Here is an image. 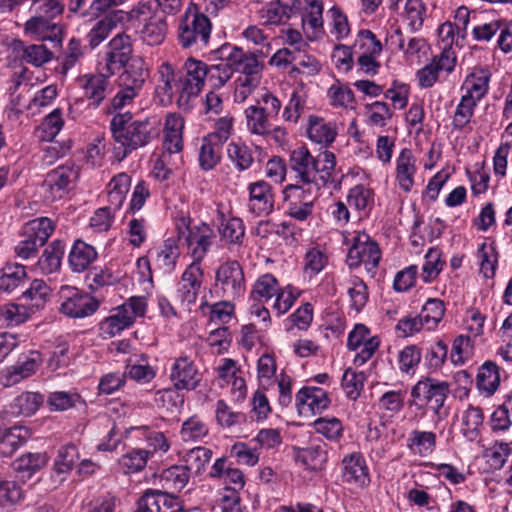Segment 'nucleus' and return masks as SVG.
Listing matches in <instances>:
<instances>
[{
	"mask_svg": "<svg viewBox=\"0 0 512 512\" xmlns=\"http://www.w3.org/2000/svg\"><path fill=\"white\" fill-rule=\"evenodd\" d=\"M290 168L300 186L319 191L321 186L332 181L336 167L334 153L325 150L313 156L306 147H298L290 153Z\"/></svg>",
	"mask_w": 512,
	"mask_h": 512,
	"instance_id": "nucleus-1",
	"label": "nucleus"
},
{
	"mask_svg": "<svg viewBox=\"0 0 512 512\" xmlns=\"http://www.w3.org/2000/svg\"><path fill=\"white\" fill-rule=\"evenodd\" d=\"M130 112L116 113L110 121L112 137L119 150L116 154L119 160L124 159L131 151L144 147L158 135L157 121L149 118L133 121Z\"/></svg>",
	"mask_w": 512,
	"mask_h": 512,
	"instance_id": "nucleus-2",
	"label": "nucleus"
},
{
	"mask_svg": "<svg viewBox=\"0 0 512 512\" xmlns=\"http://www.w3.org/2000/svg\"><path fill=\"white\" fill-rule=\"evenodd\" d=\"M157 6V3L152 2V5H137L131 11L126 12L123 10H114L104 14L98 19L95 26L90 32H110L112 30H141L145 32V22L154 18V22L161 24L159 16L153 14L152 9Z\"/></svg>",
	"mask_w": 512,
	"mask_h": 512,
	"instance_id": "nucleus-3",
	"label": "nucleus"
},
{
	"mask_svg": "<svg viewBox=\"0 0 512 512\" xmlns=\"http://www.w3.org/2000/svg\"><path fill=\"white\" fill-rule=\"evenodd\" d=\"M147 310V300L143 296L130 297L123 304L113 308L109 316L99 323L100 336L110 339L131 327L135 320L143 317Z\"/></svg>",
	"mask_w": 512,
	"mask_h": 512,
	"instance_id": "nucleus-4",
	"label": "nucleus"
},
{
	"mask_svg": "<svg viewBox=\"0 0 512 512\" xmlns=\"http://www.w3.org/2000/svg\"><path fill=\"white\" fill-rule=\"evenodd\" d=\"M449 394V385L431 377H423L418 380L411 389L410 406H416L420 410V418L426 416L427 408L441 419V409Z\"/></svg>",
	"mask_w": 512,
	"mask_h": 512,
	"instance_id": "nucleus-5",
	"label": "nucleus"
},
{
	"mask_svg": "<svg viewBox=\"0 0 512 512\" xmlns=\"http://www.w3.org/2000/svg\"><path fill=\"white\" fill-rule=\"evenodd\" d=\"M178 241L187 247V253L193 262L201 265L213 244L215 234L206 223L191 224L188 218L182 217L176 222Z\"/></svg>",
	"mask_w": 512,
	"mask_h": 512,
	"instance_id": "nucleus-6",
	"label": "nucleus"
},
{
	"mask_svg": "<svg viewBox=\"0 0 512 512\" xmlns=\"http://www.w3.org/2000/svg\"><path fill=\"white\" fill-rule=\"evenodd\" d=\"M453 35L447 34L443 38L446 44L440 54L435 55L429 63L416 71L415 77L419 88H431L440 80L441 74L448 76L455 70L457 55L451 45Z\"/></svg>",
	"mask_w": 512,
	"mask_h": 512,
	"instance_id": "nucleus-7",
	"label": "nucleus"
},
{
	"mask_svg": "<svg viewBox=\"0 0 512 512\" xmlns=\"http://www.w3.org/2000/svg\"><path fill=\"white\" fill-rule=\"evenodd\" d=\"M347 242L350 243L346 259L348 266L357 268L364 265L366 271L374 275L381 259L378 244L365 232H354Z\"/></svg>",
	"mask_w": 512,
	"mask_h": 512,
	"instance_id": "nucleus-8",
	"label": "nucleus"
},
{
	"mask_svg": "<svg viewBox=\"0 0 512 512\" xmlns=\"http://www.w3.org/2000/svg\"><path fill=\"white\" fill-rule=\"evenodd\" d=\"M214 289L223 298L235 300L244 295L246 280L237 260L228 259L215 269Z\"/></svg>",
	"mask_w": 512,
	"mask_h": 512,
	"instance_id": "nucleus-9",
	"label": "nucleus"
},
{
	"mask_svg": "<svg viewBox=\"0 0 512 512\" xmlns=\"http://www.w3.org/2000/svg\"><path fill=\"white\" fill-rule=\"evenodd\" d=\"M60 313L82 319L93 315L99 308V301L89 293L74 286L64 285L59 290Z\"/></svg>",
	"mask_w": 512,
	"mask_h": 512,
	"instance_id": "nucleus-10",
	"label": "nucleus"
},
{
	"mask_svg": "<svg viewBox=\"0 0 512 512\" xmlns=\"http://www.w3.org/2000/svg\"><path fill=\"white\" fill-rule=\"evenodd\" d=\"M64 5L63 0H34L31 11L34 15L25 23V32H45L48 30L63 32L54 19L61 15Z\"/></svg>",
	"mask_w": 512,
	"mask_h": 512,
	"instance_id": "nucleus-11",
	"label": "nucleus"
},
{
	"mask_svg": "<svg viewBox=\"0 0 512 512\" xmlns=\"http://www.w3.org/2000/svg\"><path fill=\"white\" fill-rule=\"evenodd\" d=\"M78 177L79 169L74 164H64L52 169L42 183L44 198L51 202L62 199L73 188Z\"/></svg>",
	"mask_w": 512,
	"mask_h": 512,
	"instance_id": "nucleus-12",
	"label": "nucleus"
},
{
	"mask_svg": "<svg viewBox=\"0 0 512 512\" xmlns=\"http://www.w3.org/2000/svg\"><path fill=\"white\" fill-rule=\"evenodd\" d=\"M218 58L228 61L233 66L237 77H246L256 80H262L264 68L263 62L253 54H245L241 49L230 44H224L215 50Z\"/></svg>",
	"mask_w": 512,
	"mask_h": 512,
	"instance_id": "nucleus-13",
	"label": "nucleus"
},
{
	"mask_svg": "<svg viewBox=\"0 0 512 512\" xmlns=\"http://www.w3.org/2000/svg\"><path fill=\"white\" fill-rule=\"evenodd\" d=\"M317 192L313 188L289 184L283 190L286 213L298 221H305L314 209Z\"/></svg>",
	"mask_w": 512,
	"mask_h": 512,
	"instance_id": "nucleus-14",
	"label": "nucleus"
},
{
	"mask_svg": "<svg viewBox=\"0 0 512 512\" xmlns=\"http://www.w3.org/2000/svg\"><path fill=\"white\" fill-rule=\"evenodd\" d=\"M380 338L372 335L371 330L364 324H356L349 332L347 348L355 352L353 363L362 366L368 362L380 347Z\"/></svg>",
	"mask_w": 512,
	"mask_h": 512,
	"instance_id": "nucleus-15",
	"label": "nucleus"
},
{
	"mask_svg": "<svg viewBox=\"0 0 512 512\" xmlns=\"http://www.w3.org/2000/svg\"><path fill=\"white\" fill-rule=\"evenodd\" d=\"M203 278V269L197 262H192L184 270L176 289V300L183 309L190 310L195 305Z\"/></svg>",
	"mask_w": 512,
	"mask_h": 512,
	"instance_id": "nucleus-16",
	"label": "nucleus"
},
{
	"mask_svg": "<svg viewBox=\"0 0 512 512\" xmlns=\"http://www.w3.org/2000/svg\"><path fill=\"white\" fill-rule=\"evenodd\" d=\"M169 379L175 389L191 391L199 386L202 376L194 361L181 355L173 359Z\"/></svg>",
	"mask_w": 512,
	"mask_h": 512,
	"instance_id": "nucleus-17",
	"label": "nucleus"
},
{
	"mask_svg": "<svg viewBox=\"0 0 512 512\" xmlns=\"http://www.w3.org/2000/svg\"><path fill=\"white\" fill-rule=\"evenodd\" d=\"M42 362V356L38 351L22 354L14 365L1 372L0 383L5 387L13 386L35 374Z\"/></svg>",
	"mask_w": 512,
	"mask_h": 512,
	"instance_id": "nucleus-18",
	"label": "nucleus"
},
{
	"mask_svg": "<svg viewBox=\"0 0 512 512\" xmlns=\"http://www.w3.org/2000/svg\"><path fill=\"white\" fill-rule=\"evenodd\" d=\"M247 209L254 216H267L274 210L275 193L273 187L264 180L251 182L247 186Z\"/></svg>",
	"mask_w": 512,
	"mask_h": 512,
	"instance_id": "nucleus-19",
	"label": "nucleus"
},
{
	"mask_svg": "<svg viewBox=\"0 0 512 512\" xmlns=\"http://www.w3.org/2000/svg\"><path fill=\"white\" fill-rule=\"evenodd\" d=\"M341 477L343 482L357 488L369 486L370 472L367 462L360 452H352L343 457L341 461Z\"/></svg>",
	"mask_w": 512,
	"mask_h": 512,
	"instance_id": "nucleus-20",
	"label": "nucleus"
},
{
	"mask_svg": "<svg viewBox=\"0 0 512 512\" xmlns=\"http://www.w3.org/2000/svg\"><path fill=\"white\" fill-rule=\"evenodd\" d=\"M330 403L327 391L317 386L301 388L295 398L296 408L302 416L320 414L329 407Z\"/></svg>",
	"mask_w": 512,
	"mask_h": 512,
	"instance_id": "nucleus-21",
	"label": "nucleus"
},
{
	"mask_svg": "<svg viewBox=\"0 0 512 512\" xmlns=\"http://www.w3.org/2000/svg\"><path fill=\"white\" fill-rule=\"evenodd\" d=\"M132 43L128 34H116L108 43V52L106 54L105 71L109 75H113L116 70L120 69L125 62L133 56Z\"/></svg>",
	"mask_w": 512,
	"mask_h": 512,
	"instance_id": "nucleus-22",
	"label": "nucleus"
},
{
	"mask_svg": "<svg viewBox=\"0 0 512 512\" xmlns=\"http://www.w3.org/2000/svg\"><path fill=\"white\" fill-rule=\"evenodd\" d=\"M185 71L181 81V98L197 96L207 78L208 66L202 61L189 58L185 63Z\"/></svg>",
	"mask_w": 512,
	"mask_h": 512,
	"instance_id": "nucleus-23",
	"label": "nucleus"
},
{
	"mask_svg": "<svg viewBox=\"0 0 512 512\" xmlns=\"http://www.w3.org/2000/svg\"><path fill=\"white\" fill-rule=\"evenodd\" d=\"M417 159L409 148H403L395 159V180L399 188L408 193L415 184Z\"/></svg>",
	"mask_w": 512,
	"mask_h": 512,
	"instance_id": "nucleus-24",
	"label": "nucleus"
},
{
	"mask_svg": "<svg viewBox=\"0 0 512 512\" xmlns=\"http://www.w3.org/2000/svg\"><path fill=\"white\" fill-rule=\"evenodd\" d=\"M185 120L179 113H168L163 122L162 148L182 152L184 147Z\"/></svg>",
	"mask_w": 512,
	"mask_h": 512,
	"instance_id": "nucleus-25",
	"label": "nucleus"
},
{
	"mask_svg": "<svg viewBox=\"0 0 512 512\" xmlns=\"http://www.w3.org/2000/svg\"><path fill=\"white\" fill-rule=\"evenodd\" d=\"M110 75L85 74L77 79L79 87L83 90V96L93 107H98L105 99L108 89Z\"/></svg>",
	"mask_w": 512,
	"mask_h": 512,
	"instance_id": "nucleus-26",
	"label": "nucleus"
},
{
	"mask_svg": "<svg viewBox=\"0 0 512 512\" xmlns=\"http://www.w3.org/2000/svg\"><path fill=\"white\" fill-rule=\"evenodd\" d=\"M135 512H183L176 499L157 490H148L139 499Z\"/></svg>",
	"mask_w": 512,
	"mask_h": 512,
	"instance_id": "nucleus-27",
	"label": "nucleus"
},
{
	"mask_svg": "<svg viewBox=\"0 0 512 512\" xmlns=\"http://www.w3.org/2000/svg\"><path fill=\"white\" fill-rule=\"evenodd\" d=\"M475 257L478 263V272L485 280H492L496 275L499 262V252L496 242L485 239L477 247Z\"/></svg>",
	"mask_w": 512,
	"mask_h": 512,
	"instance_id": "nucleus-28",
	"label": "nucleus"
},
{
	"mask_svg": "<svg viewBox=\"0 0 512 512\" xmlns=\"http://www.w3.org/2000/svg\"><path fill=\"white\" fill-rule=\"evenodd\" d=\"M491 78V72L482 67H476L472 72L466 76L461 90L462 96L480 102L489 90V82Z\"/></svg>",
	"mask_w": 512,
	"mask_h": 512,
	"instance_id": "nucleus-29",
	"label": "nucleus"
},
{
	"mask_svg": "<svg viewBox=\"0 0 512 512\" xmlns=\"http://www.w3.org/2000/svg\"><path fill=\"white\" fill-rule=\"evenodd\" d=\"M121 67H123L124 70L119 76V86H130L140 91L149 76V68L144 59L140 56H133Z\"/></svg>",
	"mask_w": 512,
	"mask_h": 512,
	"instance_id": "nucleus-30",
	"label": "nucleus"
},
{
	"mask_svg": "<svg viewBox=\"0 0 512 512\" xmlns=\"http://www.w3.org/2000/svg\"><path fill=\"white\" fill-rule=\"evenodd\" d=\"M358 41L365 48V52L358 58V65L364 73L375 75L380 66L375 57L381 53L382 44L375 34H359Z\"/></svg>",
	"mask_w": 512,
	"mask_h": 512,
	"instance_id": "nucleus-31",
	"label": "nucleus"
},
{
	"mask_svg": "<svg viewBox=\"0 0 512 512\" xmlns=\"http://www.w3.org/2000/svg\"><path fill=\"white\" fill-rule=\"evenodd\" d=\"M182 164V152L162 148V152L153 160L152 175L159 181H167Z\"/></svg>",
	"mask_w": 512,
	"mask_h": 512,
	"instance_id": "nucleus-32",
	"label": "nucleus"
},
{
	"mask_svg": "<svg viewBox=\"0 0 512 512\" xmlns=\"http://www.w3.org/2000/svg\"><path fill=\"white\" fill-rule=\"evenodd\" d=\"M96 258V249L92 245L77 239L70 249L68 264L73 272L81 273L85 271Z\"/></svg>",
	"mask_w": 512,
	"mask_h": 512,
	"instance_id": "nucleus-33",
	"label": "nucleus"
},
{
	"mask_svg": "<svg viewBox=\"0 0 512 512\" xmlns=\"http://www.w3.org/2000/svg\"><path fill=\"white\" fill-rule=\"evenodd\" d=\"M500 369L496 363L485 361L478 369L476 376V387L480 394L491 397L498 390L500 385Z\"/></svg>",
	"mask_w": 512,
	"mask_h": 512,
	"instance_id": "nucleus-34",
	"label": "nucleus"
},
{
	"mask_svg": "<svg viewBox=\"0 0 512 512\" xmlns=\"http://www.w3.org/2000/svg\"><path fill=\"white\" fill-rule=\"evenodd\" d=\"M437 436L432 431L413 429L406 440V446L411 454L428 457L436 449Z\"/></svg>",
	"mask_w": 512,
	"mask_h": 512,
	"instance_id": "nucleus-35",
	"label": "nucleus"
},
{
	"mask_svg": "<svg viewBox=\"0 0 512 512\" xmlns=\"http://www.w3.org/2000/svg\"><path fill=\"white\" fill-rule=\"evenodd\" d=\"M212 450L203 446L183 450L179 453L181 464L192 474L199 475L212 458Z\"/></svg>",
	"mask_w": 512,
	"mask_h": 512,
	"instance_id": "nucleus-36",
	"label": "nucleus"
},
{
	"mask_svg": "<svg viewBox=\"0 0 512 512\" xmlns=\"http://www.w3.org/2000/svg\"><path fill=\"white\" fill-rule=\"evenodd\" d=\"M63 255V242L60 240H54L44 249L35 265V270L44 275H49L59 271Z\"/></svg>",
	"mask_w": 512,
	"mask_h": 512,
	"instance_id": "nucleus-37",
	"label": "nucleus"
},
{
	"mask_svg": "<svg viewBox=\"0 0 512 512\" xmlns=\"http://www.w3.org/2000/svg\"><path fill=\"white\" fill-rule=\"evenodd\" d=\"M131 177L121 172L115 175L106 187L107 202L111 209L120 210L130 190Z\"/></svg>",
	"mask_w": 512,
	"mask_h": 512,
	"instance_id": "nucleus-38",
	"label": "nucleus"
},
{
	"mask_svg": "<svg viewBox=\"0 0 512 512\" xmlns=\"http://www.w3.org/2000/svg\"><path fill=\"white\" fill-rule=\"evenodd\" d=\"M307 134L312 142L329 146L335 141L337 127L334 122H326L322 118L311 116L309 118Z\"/></svg>",
	"mask_w": 512,
	"mask_h": 512,
	"instance_id": "nucleus-39",
	"label": "nucleus"
},
{
	"mask_svg": "<svg viewBox=\"0 0 512 512\" xmlns=\"http://www.w3.org/2000/svg\"><path fill=\"white\" fill-rule=\"evenodd\" d=\"M293 458L304 469L317 471L324 467L327 461V453L319 445L306 448H294Z\"/></svg>",
	"mask_w": 512,
	"mask_h": 512,
	"instance_id": "nucleus-40",
	"label": "nucleus"
},
{
	"mask_svg": "<svg viewBox=\"0 0 512 512\" xmlns=\"http://www.w3.org/2000/svg\"><path fill=\"white\" fill-rule=\"evenodd\" d=\"M233 300H223L213 304L203 301L200 306L201 314L208 319L210 323L227 324L234 316L235 306Z\"/></svg>",
	"mask_w": 512,
	"mask_h": 512,
	"instance_id": "nucleus-41",
	"label": "nucleus"
},
{
	"mask_svg": "<svg viewBox=\"0 0 512 512\" xmlns=\"http://www.w3.org/2000/svg\"><path fill=\"white\" fill-rule=\"evenodd\" d=\"M28 438V430L14 426L6 428L0 418V452L5 456L13 454Z\"/></svg>",
	"mask_w": 512,
	"mask_h": 512,
	"instance_id": "nucleus-42",
	"label": "nucleus"
},
{
	"mask_svg": "<svg viewBox=\"0 0 512 512\" xmlns=\"http://www.w3.org/2000/svg\"><path fill=\"white\" fill-rule=\"evenodd\" d=\"M152 2L157 3V6L152 9L153 14L159 16L161 24L155 23L154 18L145 22V32H164L167 29L165 22V13H174L181 7V0H147L140 2L138 5H152Z\"/></svg>",
	"mask_w": 512,
	"mask_h": 512,
	"instance_id": "nucleus-43",
	"label": "nucleus"
},
{
	"mask_svg": "<svg viewBox=\"0 0 512 512\" xmlns=\"http://www.w3.org/2000/svg\"><path fill=\"white\" fill-rule=\"evenodd\" d=\"M392 42H397L400 50L404 52L407 58H426L430 51V46L423 37H412L405 34H392Z\"/></svg>",
	"mask_w": 512,
	"mask_h": 512,
	"instance_id": "nucleus-44",
	"label": "nucleus"
},
{
	"mask_svg": "<svg viewBox=\"0 0 512 512\" xmlns=\"http://www.w3.org/2000/svg\"><path fill=\"white\" fill-rule=\"evenodd\" d=\"M55 230L54 222L48 217H38L26 222L20 232V236L32 237L43 246Z\"/></svg>",
	"mask_w": 512,
	"mask_h": 512,
	"instance_id": "nucleus-45",
	"label": "nucleus"
},
{
	"mask_svg": "<svg viewBox=\"0 0 512 512\" xmlns=\"http://www.w3.org/2000/svg\"><path fill=\"white\" fill-rule=\"evenodd\" d=\"M292 7L280 0L272 1L259 10L260 23L272 29L290 18Z\"/></svg>",
	"mask_w": 512,
	"mask_h": 512,
	"instance_id": "nucleus-46",
	"label": "nucleus"
},
{
	"mask_svg": "<svg viewBox=\"0 0 512 512\" xmlns=\"http://www.w3.org/2000/svg\"><path fill=\"white\" fill-rule=\"evenodd\" d=\"M512 455V441H495L483 451V459L488 466L487 471L500 470Z\"/></svg>",
	"mask_w": 512,
	"mask_h": 512,
	"instance_id": "nucleus-47",
	"label": "nucleus"
},
{
	"mask_svg": "<svg viewBox=\"0 0 512 512\" xmlns=\"http://www.w3.org/2000/svg\"><path fill=\"white\" fill-rule=\"evenodd\" d=\"M223 145L203 136L199 147V166L204 171L215 168L221 161Z\"/></svg>",
	"mask_w": 512,
	"mask_h": 512,
	"instance_id": "nucleus-48",
	"label": "nucleus"
},
{
	"mask_svg": "<svg viewBox=\"0 0 512 512\" xmlns=\"http://www.w3.org/2000/svg\"><path fill=\"white\" fill-rule=\"evenodd\" d=\"M326 98L329 105L333 108L354 109L356 104L351 88L339 80H335L327 89Z\"/></svg>",
	"mask_w": 512,
	"mask_h": 512,
	"instance_id": "nucleus-49",
	"label": "nucleus"
},
{
	"mask_svg": "<svg viewBox=\"0 0 512 512\" xmlns=\"http://www.w3.org/2000/svg\"><path fill=\"white\" fill-rule=\"evenodd\" d=\"M209 425L199 415H192L182 422L179 434L183 442H200L209 435Z\"/></svg>",
	"mask_w": 512,
	"mask_h": 512,
	"instance_id": "nucleus-50",
	"label": "nucleus"
},
{
	"mask_svg": "<svg viewBox=\"0 0 512 512\" xmlns=\"http://www.w3.org/2000/svg\"><path fill=\"white\" fill-rule=\"evenodd\" d=\"M44 398L37 392H23L10 404V414L14 416H30L43 404Z\"/></svg>",
	"mask_w": 512,
	"mask_h": 512,
	"instance_id": "nucleus-51",
	"label": "nucleus"
},
{
	"mask_svg": "<svg viewBox=\"0 0 512 512\" xmlns=\"http://www.w3.org/2000/svg\"><path fill=\"white\" fill-rule=\"evenodd\" d=\"M470 23L473 24L472 28L481 25L477 22L475 12H471L466 6H460L454 11L453 20L442 23L437 32H466Z\"/></svg>",
	"mask_w": 512,
	"mask_h": 512,
	"instance_id": "nucleus-52",
	"label": "nucleus"
},
{
	"mask_svg": "<svg viewBox=\"0 0 512 512\" xmlns=\"http://www.w3.org/2000/svg\"><path fill=\"white\" fill-rule=\"evenodd\" d=\"M51 289L42 279H35L30 283L29 288L23 292L22 300L36 312L42 309L50 297Z\"/></svg>",
	"mask_w": 512,
	"mask_h": 512,
	"instance_id": "nucleus-53",
	"label": "nucleus"
},
{
	"mask_svg": "<svg viewBox=\"0 0 512 512\" xmlns=\"http://www.w3.org/2000/svg\"><path fill=\"white\" fill-rule=\"evenodd\" d=\"M48 463L46 453H27L14 461V469L21 478H30Z\"/></svg>",
	"mask_w": 512,
	"mask_h": 512,
	"instance_id": "nucleus-54",
	"label": "nucleus"
},
{
	"mask_svg": "<svg viewBox=\"0 0 512 512\" xmlns=\"http://www.w3.org/2000/svg\"><path fill=\"white\" fill-rule=\"evenodd\" d=\"M151 457V452L142 448H133L123 454L119 460V466L125 474L137 473L143 470Z\"/></svg>",
	"mask_w": 512,
	"mask_h": 512,
	"instance_id": "nucleus-55",
	"label": "nucleus"
},
{
	"mask_svg": "<svg viewBox=\"0 0 512 512\" xmlns=\"http://www.w3.org/2000/svg\"><path fill=\"white\" fill-rule=\"evenodd\" d=\"M247 130L257 136H267L270 132L271 119L259 105H251L245 109Z\"/></svg>",
	"mask_w": 512,
	"mask_h": 512,
	"instance_id": "nucleus-56",
	"label": "nucleus"
},
{
	"mask_svg": "<svg viewBox=\"0 0 512 512\" xmlns=\"http://www.w3.org/2000/svg\"><path fill=\"white\" fill-rule=\"evenodd\" d=\"M445 266L442 253L439 249L431 247L425 254L422 265L421 279L424 283L435 281Z\"/></svg>",
	"mask_w": 512,
	"mask_h": 512,
	"instance_id": "nucleus-57",
	"label": "nucleus"
},
{
	"mask_svg": "<svg viewBox=\"0 0 512 512\" xmlns=\"http://www.w3.org/2000/svg\"><path fill=\"white\" fill-rule=\"evenodd\" d=\"M347 202L357 211L367 214L374 205V192L363 184L356 185L349 190Z\"/></svg>",
	"mask_w": 512,
	"mask_h": 512,
	"instance_id": "nucleus-58",
	"label": "nucleus"
},
{
	"mask_svg": "<svg viewBox=\"0 0 512 512\" xmlns=\"http://www.w3.org/2000/svg\"><path fill=\"white\" fill-rule=\"evenodd\" d=\"M484 416L478 407L469 406L462 415V434L469 441H475L480 433Z\"/></svg>",
	"mask_w": 512,
	"mask_h": 512,
	"instance_id": "nucleus-59",
	"label": "nucleus"
},
{
	"mask_svg": "<svg viewBox=\"0 0 512 512\" xmlns=\"http://www.w3.org/2000/svg\"><path fill=\"white\" fill-rule=\"evenodd\" d=\"M227 156L239 171L249 169L254 162L252 151L241 141H232L228 144Z\"/></svg>",
	"mask_w": 512,
	"mask_h": 512,
	"instance_id": "nucleus-60",
	"label": "nucleus"
},
{
	"mask_svg": "<svg viewBox=\"0 0 512 512\" xmlns=\"http://www.w3.org/2000/svg\"><path fill=\"white\" fill-rule=\"evenodd\" d=\"M365 123L370 127H384L391 120L393 112L387 103L375 101L364 106Z\"/></svg>",
	"mask_w": 512,
	"mask_h": 512,
	"instance_id": "nucleus-61",
	"label": "nucleus"
},
{
	"mask_svg": "<svg viewBox=\"0 0 512 512\" xmlns=\"http://www.w3.org/2000/svg\"><path fill=\"white\" fill-rule=\"evenodd\" d=\"M445 314L444 302L438 298L428 299L419 314L427 330L435 329Z\"/></svg>",
	"mask_w": 512,
	"mask_h": 512,
	"instance_id": "nucleus-62",
	"label": "nucleus"
},
{
	"mask_svg": "<svg viewBox=\"0 0 512 512\" xmlns=\"http://www.w3.org/2000/svg\"><path fill=\"white\" fill-rule=\"evenodd\" d=\"M307 99V91L303 84L297 85L284 108L283 118L285 121L296 123L302 114Z\"/></svg>",
	"mask_w": 512,
	"mask_h": 512,
	"instance_id": "nucleus-63",
	"label": "nucleus"
},
{
	"mask_svg": "<svg viewBox=\"0 0 512 512\" xmlns=\"http://www.w3.org/2000/svg\"><path fill=\"white\" fill-rule=\"evenodd\" d=\"M25 277L26 271L23 265L6 264L1 270L0 291L11 293L24 281Z\"/></svg>",
	"mask_w": 512,
	"mask_h": 512,
	"instance_id": "nucleus-64",
	"label": "nucleus"
}]
</instances>
